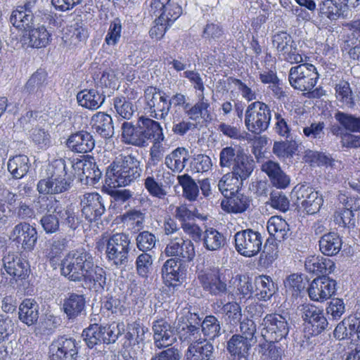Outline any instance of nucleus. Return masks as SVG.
Listing matches in <instances>:
<instances>
[{"label": "nucleus", "mask_w": 360, "mask_h": 360, "mask_svg": "<svg viewBox=\"0 0 360 360\" xmlns=\"http://www.w3.org/2000/svg\"><path fill=\"white\" fill-rule=\"evenodd\" d=\"M142 169L140 162L132 155H120L108 166L106 176L112 187L127 186L138 180Z\"/></svg>", "instance_id": "obj_1"}, {"label": "nucleus", "mask_w": 360, "mask_h": 360, "mask_svg": "<svg viewBox=\"0 0 360 360\" xmlns=\"http://www.w3.org/2000/svg\"><path fill=\"white\" fill-rule=\"evenodd\" d=\"M48 174L47 178L41 179L37 184V191L40 194L61 193L70 188V181L65 178L67 172L65 160H55L49 166Z\"/></svg>", "instance_id": "obj_2"}, {"label": "nucleus", "mask_w": 360, "mask_h": 360, "mask_svg": "<svg viewBox=\"0 0 360 360\" xmlns=\"http://www.w3.org/2000/svg\"><path fill=\"white\" fill-rule=\"evenodd\" d=\"M271 119V111L269 105L257 101L247 107L244 124L250 132L259 135L269 128Z\"/></svg>", "instance_id": "obj_3"}, {"label": "nucleus", "mask_w": 360, "mask_h": 360, "mask_svg": "<svg viewBox=\"0 0 360 360\" xmlns=\"http://www.w3.org/2000/svg\"><path fill=\"white\" fill-rule=\"evenodd\" d=\"M91 254L84 250L70 251L60 263V273L68 280L82 282Z\"/></svg>", "instance_id": "obj_4"}, {"label": "nucleus", "mask_w": 360, "mask_h": 360, "mask_svg": "<svg viewBox=\"0 0 360 360\" xmlns=\"http://www.w3.org/2000/svg\"><path fill=\"white\" fill-rule=\"evenodd\" d=\"M131 238L129 234L117 233L107 240L105 255L108 260L116 266H125L129 259Z\"/></svg>", "instance_id": "obj_5"}, {"label": "nucleus", "mask_w": 360, "mask_h": 360, "mask_svg": "<svg viewBox=\"0 0 360 360\" xmlns=\"http://www.w3.org/2000/svg\"><path fill=\"white\" fill-rule=\"evenodd\" d=\"M289 316L279 314H266L259 328L266 341L279 342L285 338L290 330Z\"/></svg>", "instance_id": "obj_6"}, {"label": "nucleus", "mask_w": 360, "mask_h": 360, "mask_svg": "<svg viewBox=\"0 0 360 360\" xmlns=\"http://www.w3.org/2000/svg\"><path fill=\"white\" fill-rule=\"evenodd\" d=\"M319 78L316 67L307 63L291 68L288 75L290 85L301 91L312 90Z\"/></svg>", "instance_id": "obj_7"}, {"label": "nucleus", "mask_w": 360, "mask_h": 360, "mask_svg": "<svg viewBox=\"0 0 360 360\" xmlns=\"http://www.w3.org/2000/svg\"><path fill=\"white\" fill-rule=\"evenodd\" d=\"M262 240L261 233L251 229L239 231L234 236L236 251L246 257H254L260 252Z\"/></svg>", "instance_id": "obj_8"}, {"label": "nucleus", "mask_w": 360, "mask_h": 360, "mask_svg": "<svg viewBox=\"0 0 360 360\" xmlns=\"http://www.w3.org/2000/svg\"><path fill=\"white\" fill-rule=\"evenodd\" d=\"M146 101L145 110L150 117L163 120L169 113V108L165 97V94L160 91L158 89L148 86L144 92Z\"/></svg>", "instance_id": "obj_9"}, {"label": "nucleus", "mask_w": 360, "mask_h": 360, "mask_svg": "<svg viewBox=\"0 0 360 360\" xmlns=\"http://www.w3.org/2000/svg\"><path fill=\"white\" fill-rule=\"evenodd\" d=\"M191 307L184 309V314L187 316L188 323L184 322V318L178 319L175 326L180 340L183 342H187L188 344L198 341L200 338V328L196 326L199 324L200 318L195 312H191Z\"/></svg>", "instance_id": "obj_10"}, {"label": "nucleus", "mask_w": 360, "mask_h": 360, "mask_svg": "<svg viewBox=\"0 0 360 360\" xmlns=\"http://www.w3.org/2000/svg\"><path fill=\"white\" fill-rule=\"evenodd\" d=\"M10 238L18 247L26 252L34 250L37 239L38 233L35 227L25 221L16 224L11 232Z\"/></svg>", "instance_id": "obj_11"}, {"label": "nucleus", "mask_w": 360, "mask_h": 360, "mask_svg": "<svg viewBox=\"0 0 360 360\" xmlns=\"http://www.w3.org/2000/svg\"><path fill=\"white\" fill-rule=\"evenodd\" d=\"M59 206V201L56 199L46 200L44 202L38 201L35 207L40 212L46 211V213L40 219V224L47 234L55 233L59 230L60 217L54 212V207Z\"/></svg>", "instance_id": "obj_12"}, {"label": "nucleus", "mask_w": 360, "mask_h": 360, "mask_svg": "<svg viewBox=\"0 0 360 360\" xmlns=\"http://www.w3.org/2000/svg\"><path fill=\"white\" fill-rule=\"evenodd\" d=\"M80 204L82 214L90 222L101 218L105 211L103 198L97 193H85Z\"/></svg>", "instance_id": "obj_13"}, {"label": "nucleus", "mask_w": 360, "mask_h": 360, "mask_svg": "<svg viewBox=\"0 0 360 360\" xmlns=\"http://www.w3.org/2000/svg\"><path fill=\"white\" fill-rule=\"evenodd\" d=\"M204 290L211 295L222 296L228 292L226 280L223 272L213 269L198 276Z\"/></svg>", "instance_id": "obj_14"}, {"label": "nucleus", "mask_w": 360, "mask_h": 360, "mask_svg": "<svg viewBox=\"0 0 360 360\" xmlns=\"http://www.w3.org/2000/svg\"><path fill=\"white\" fill-rule=\"evenodd\" d=\"M337 283L326 276L313 280L308 288L310 299L316 302H323L330 298L336 290Z\"/></svg>", "instance_id": "obj_15"}, {"label": "nucleus", "mask_w": 360, "mask_h": 360, "mask_svg": "<svg viewBox=\"0 0 360 360\" xmlns=\"http://www.w3.org/2000/svg\"><path fill=\"white\" fill-rule=\"evenodd\" d=\"M3 266L6 273L15 281L24 280L29 275L28 263L22 259L18 253L8 252L2 258Z\"/></svg>", "instance_id": "obj_16"}, {"label": "nucleus", "mask_w": 360, "mask_h": 360, "mask_svg": "<svg viewBox=\"0 0 360 360\" xmlns=\"http://www.w3.org/2000/svg\"><path fill=\"white\" fill-rule=\"evenodd\" d=\"M51 360H73L78 353L75 340L59 337L49 347Z\"/></svg>", "instance_id": "obj_17"}, {"label": "nucleus", "mask_w": 360, "mask_h": 360, "mask_svg": "<svg viewBox=\"0 0 360 360\" xmlns=\"http://www.w3.org/2000/svg\"><path fill=\"white\" fill-rule=\"evenodd\" d=\"M303 320L311 327L312 333L319 335L324 331L329 322L323 311L312 304H303L300 309Z\"/></svg>", "instance_id": "obj_18"}, {"label": "nucleus", "mask_w": 360, "mask_h": 360, "mask_svg": "<svg viewBox=\"0 0 360 360\" xmlns=\"http://www.w3.org/2000/svg\"><path fill=\"white\" fill-rule=\"evenodd\" d=\"M297 199L302 200L301 205L307 214L318 213L323 205L322 195L312 188L302 186L297 191Z\"/></svg>", "instance_id": "obj_19"}, {"label": "nucleus", "mask_w": 360, "mask_h": 360, "mask_svg": "<svg viewBox=\"0 0 360 360\" xmlns=\"http://www.w3.org/2000/svg\"><path fill=\"white\" fill-rule=\"evenodd\" d=\"M154 344L158 349L167 347L176 341L174 328L164 319L153 322Z\"/></svg>", "instance_id": "obj_20"}, {"label": "nucleus", "mask_w": 360, "mask_h": 360, "mask_svg": "<svg viewBox=\"0 0 360 360\" xmlns=\"http://www.w3.org/2000/svg\"><path fill=\"white\" fill-rule=\"evenodd\" d=\"M186 356L188 360H215L214 346L207 338H200L188 345Z\"/></svg>", "instance_id": "obj_21"}, {"label": "nucleus", "mask_w": 360, "mask_h": 360, "mask_svg": "<svg viewBox=\"0 0 360 360\" xmlns=\"http://www.w3.org/2000/svg\"><path fill=\"white\" fill-rule=\"evenodd\" d=\"M51 37L50 32L44 25L37 28L33 25L23 32L21 40L22 44L27 46L39 49L46 47L50 43Z\"/></svg>", "instance_id": "obj_22"}, {"label": "nucleus", "mask_w": 360, "mask_h": 360, "mask_svg": "<svg viewBox=\"0 0 360 360\" xmlns=\"http://www.w3.org/2000/svg\"><path fill=\"white\" fill-rule=\"evenodd\" d=\"M261 170L269 177L273 186L278 188H285L290 184V177L282 170L280 165L271 160L263 162Z\"/></svg>", "instance_id": "obj_23"}, {"label": "nucleus", "mask_w": 360, "mask_h": 360, "mask_svg": "<svg viewBox=\"0 0 360 360\" xmlns=\"http://www.w3.org/2000/svg\"><path fill=\"white\" fill-rule=\"evenodd\" d=\"M66 146L73 152L86 153L94 148L95 140L90 133L86 131H79L68 137Z\"/></svg>", "instance_id": "obj_24"}, {"label": "nucleus", "mask_w": 360, "mask_h": 360, "mask_svg": "<svg viewBox=\"0 0 360 360\" xmlns=\"http://www.w3.org/2000/svg\"><path fill=\"white\" fill-rule=\"evenodd\" d=\"M174 175H172L169 172H163L162 178L164 182H162L159 179V175L155 178L153 176H148L144 181V186L148 192L153 197L162 199L167 195L166 191L167 186H169L173 183Z\"/></svg>", "instance_id": "obj_25"}, {"label": "nucleus", "mask_w": 360, "mask_h": 360, "mask_svg": "<svg viewBox=\"0 0 360 360\" xmlns=\"http://www.w3.org/2000/svg\"><path fill=\"white\" fill-rule=\"evenodd\" d=\"M74 169L82 170L79 174L86 180L87 184H96L102 176V172L98 168L95 160L90 158L87 160H77L72 164Z\"/></svg>", "instance_id": "obj_26"}, {"label": "nucleus", "mask_w": 360, "mask_h": 360, "mask_svg": "<svg viewBox=\"0 0 360 360\" xmlns=\"http://www.w3.org/2000/svg\"><path fill=\"white\" fill-rule=\"evenodd\" d=\"M39 304L34 299H25L18 307L19 320L28 326L37 323L39 319Z\"/></svg>", "instance_id": "obj_27"}, {"label": "nucleus", "mask_w": 360, "mask_h": 360, "mask_svg": "<svg viewBox=\"0 0 360 360\" xmlns=\"http://www.w3.org/2000/svg\"><path fill=\"white\" fill-rule=\"evenodd\" d=\"M250 199L247 195L239 192L231 195L221 202V209L228 213H243L250 207Z\"/></svg>", "instance_id": "obj_28"}, {"label": "nucleus", "mask_w": 360, "mask_h": 360, "mask_svg": "<svg viewBox=\"0 0 360 360\" xmlns=\"http://www.w3.org/2000/svg\"><path fill=\"white\" fill-rule=\"evenodd\" d=\"M92 129L104 139L111 138L114 134L112 119L110 115L103 112L94 114L91 120Z\"/></svg>", "instance_id": "obj_29"}, {"label": "nucleus", "mask_w": 360, "mask_h": 360, "mask_svg": "<svg viewBox=\"0 0 360 360\" xmlns=\"http://www.w3.org/2000/svg\"><path fill=\"white\" fill-rule=\"evenodd\" d=\"M139 122L141 129L143 143L146 146H148V141H155L158 139H165L162 127L160 124L148 117L141 116L139 119Z\"/></svg>", "instance_id": "obj_30"}, {"label": "nucleus", "mask_w": 360, "mask_h": 360, "mask_svg": "<svg viewBox=\"0 0 360 360\" xmlns=\"http://www.w3.org/2000/svg\"><path fill=\"white\" fill-rule=\"evenodd\" d=\"M304 265L309 272L323 276L330 274L335 269V263L330 259L321 255L308 257Z\"/></svg>", "instance_id": "obj_31"}, {"label": "nucleus", "mask_w": 360, "mask_h": 360, "mask_svg": "<svg viewBox=\"0 0 360 360\" xmlns=\"http://www.w3.org/2000/svg\"><path fill=\"white\" fill-rule=\"evenodd\" d=\"M82 281L93 284L94 285H98L102 288H104L106 283L105 271L102 267L94 264L91 255L84 271Z\"/></svg>", "instance_id": "obj_32"}, {"label": "nucleus", "mask_w": 360, "mask_h": 360, "mask_svg": "<svg viewBox=\"0 0 360 360\" xmlns=\"http://www.w3.org/2000/svg\"><path fill=\"white\" fill-rule=\"evenodd\" d=\"M86 301L82 295L70 293L64 300L63 309L69 319H75L85 309Z\"/></svg>", "instance_id": "obj_33"}, {"label": "nucleus", "mask_w": 360, "mask_h": 360, "mask_svg": "<svg viewBox=\"0 0 360 360\" xmlns=\"http://www.w3.org/2000/svg\"><path fill=\"white\" fill-rule=\"evenodd\" d=\"M254 169L255 162L252 158L244 153L238 158L229 173L243 184V181L250 177Z\"/></svg>", "instance_id": "obj_34"}, {"label": "nucleus", "mask_w": 360, "mask_h": 360, "mask_svg": "<svg viewBox=\"0 0 360 360\" xmlns=\"http://www.w3.org/2000/svg\"><path fill=\"white\" fill-rule=\"evenodd\" d=\"M203 247L210 252L219 251L224 248L226 244L225 236L217 231L216 229L207 228L202 234Z\"/></svg>", "instance_id": "obj_35"}, {"label": "nucleus", "mask_w": 360, "mask_h": 360, "mask_svg": "<svg viewBox=\"0 0 360 360\" xmlns=\"http://www.w3.org/2000/svg\"><path fill=\"white\" fill-rule=\"evenodd\" d=\"M177 263L176 259L171 258L165 262L162 268V277L165 283L169 285L176 286L178 283L184 280V273Z\"/></svg>", "instance_id": "obj_36"}, {"label": "nucleus", "mask_w": 360, "mask_h": 360, "mask_svg": "<svg viewBox=\"0 0 360 360\" xmlns=\"http://www.w3.org/2000/svg\"><path fill=\"white\" fill-rule=\"evenodd\" d=\"M142 135L139 120L136 125L128 122H124L122 124V138L124 143L138 147H146Z\"/></svg>", "instance_id": "obj_37"}, {"label": "nucleus", "mask_w": 360, "mask_h": 360, "mask_svg": "<svg viewBox=\"0 0 360 360\" xmlns=\"http://www.w3.org/2000/svg\"><path fill=\"white\" fill-rule=\"evenodd\" d=\"M188 152L184 148H177L165 158V164L167 168L174 172H181L188 160Z\"/></svg>", "instance_id": "obj_38"}, {"label": "nucleus", "mask_w": 360, "mask_h": 360, "mask_svg": "<svg viewBox=\"0 0 360 360\" xmlns=\"http://www.w3.org/2000/svg\"><path fill=\"white\" fill-rule=\"evenodd\" d=\"M267 231L275 240L279 241L288 238L291 234L289 224L279 216L269 218L267 221Z\"/></svg>", "instance_id": "obj_39"}, {"label": "nucleus", "mask_w": 360, "mask_h": 360, "mask_svg": "<svg viewBox=\"0 0 360 360\" xmlns=\"http://www.w3.org/2000/svg\"><path fill=\"white\" fill-rule=\"evenodd\" d=\"M342 245V239L334 232L324 234L319 240L320 250L327 256L336 255L341 250Z\"/></svg>", "instance_id": "obj_40"}, {"label": "nucleus", "mask_w": 360, "mask_h": 360, "mask_svg": "<svg viewBox=\"0 0 360 360\" xmlns=\"http://www.w3.org/2000/svg\"><path fill=\"white\" fill-rule=\"evenodd\" d=\"M77 100L81 106L96 110L103 104L105 97L95 89H84L77 94Z\"/></svg>", "instance_id": "obj_41"}, {"label": "nucleus", "mask_w": 360, "mask_h": 360, "mask_svg": "<svg viewBox=\"0 0 360 360\" xmlns=\"http://www.w3.org/2000/svg\"><path fill=\"white\" fill-rule=\"evenodd\" d=\"M359 209L360 198H349L345 204V210L336 218L337 222L344 227L354 228L355 226V218L353 212Z\"/></svg>", "instance_id": "obj_42"}, {"label": "nucleus", "mask_w": 360, "mask_h": 360, "mask_svg": "<svg viewBox=\"0 0 360 360\" xmlns=\"http://www.w3.org/2000/svg\"><path fill=\"white\" fill-rule=\"evenodd\" d=\"M319 15L330 20H336L345 15L344 9L336 0H321L318 5Z\"/></svg>", "instance_id": "obj_43"}, {"label": "nucleus", "mask_w": 360, "mask_h": 360, "mask_svg": "<svg viewBox=\"0 0 360 360\" xmlns=\"http://www.w3.org/2000/svg\"><path fill=\"white\" fill-rule=\"evenodd\" d=\"M21 7H17L13 11L10 17L11 24L23 32L34 25L33 13H30L22 10Z\"/></svg>", "instance_id": "obj_44"}, {"label": "nucleus", "mask_w": 360, "mask_h": 360, "mask_svg": "<svg viewBox=\"0 0 360 360\" xmlns=\"http://www.w3.org/2000/svg\"><path fill=\"white\" fill-rule=\"evenodd\" d=\"M255 284L259 300H269L276 292V287L271 278L269 276L261 275L255 278Z\"/></svg>", "instance_id": "obj_45"}, {"label": "nucleus", "mask_w": 360, "mask_h": 360, "mask_svg": "<svg viewBox=\"0 0 360 360\" xmlns=\"http://www.w3.org/2000/svg\"><path fill=\"white\" fill-rule=\"evenodd\" d=\"M8 169L15 179L22 178L29 171V158L24 155H19L8 160Z\"/></svg>", "instance_id": "obj_46"}, {"label": "nucleus", "mask_w": 360, "mask_h": 360, "mask_svg": "<svg viewBox=\"0 0 360 360\" xmlns=\"http://www.w3.org/2000/svg\"><path fill=\"white\" fill-rule=\"evenodd\" d=\"M179 184L183 188V196L189 201H195L199 195L198 184L188 174L177 176Z\"/></svg>", "instance_id": "obj_47"}, {"label": "nucleus", "mask_w": 360, "mask_h": 360, "mask_svg": "<svg viewBox=\"0 0 360 360\" xmlns=\"http://www.w3.org/2000/svg\"><path fill=\"white\" fill-rule=\"evenodd\" d=\"M201 330L208 340H214L221 335V322L214 316H206L201 323Z\"/></svg>", "instance_id": "obj_48"}, {"label": "nucleus", "mask_w": 360, "mask_h": 360, "mask_svg": "<svg viewBox=\"0 0 360 360\" xmlns=\"http://www.w3.org/2000/svg\"><path fill=\"white\" fill-rule=\"evenodd\" d=\"M243 183L230 173L224 174L219 181L218 188L225 199L238 191Z\"/></svg>", "instance_id": "obj_49"}, {"label": "nucleus", "mask_w": 360, "mask_h": 360, "mask_svg": "<svg viewBox=\"0 0 360 360\" xmlns=\"http://www.w3.org/2000/svg\"><path fill=\"white\" fill-rule=\"evenodd\" d=\"M84 340L89 348L104 343L103 326L97 323L91 324L82 333Z\"/></svg>", "instance_id": "obj_50"}, {"label": "nucleus", "mask_w": 360, "mask_h": 360, "mask_svg": "<svg viewBox=\"0 0 360 360\" xmlns=\"http://www.w3.org/2000/svg\"><path fill=\"white\" fill-rule=\"evenodd\" d=\"M244 153L243 149L232 146H226L219 153V165L222 168L231 169Z\"/></svg>", "instance_id": "obj_51"}, {"label": "nucleus", "mask_w": 360, "mask_h": 360, "mask_svg": "<svg viewBox=\"0 0 360 360\" xmlns=\"http://www.w3.org/2000/svg\"><path fill=\"white\" fill-rule=\"evenodd\" d=\"M335 90L336 98L339 102L349 108L354 106V94L347 82H340L335 85Z\"/></svg>", "instance_id": "obj_52"}, {"label": "nucleus", "mask_w": 360, "mask_h": 360, "mask_svg": "<svg viewBox=\"0 0 360 360\" xmlns=\"http://www.w3.org/2000/svg\"><path fill=\"white\" fill-rule=\"evenodd\" d=\"M113 106L117 114L125 120H130L136 110L132 102L122 96L113 98Z\"/></svg>", "instance_id": "obj_53"}, {"label": "nucleus", "mask_w": 360, "mask_h": 360, "mask_svg": "<svg viewBox=\"0 0 360 360\" xmlns=\"http://www.w3.org/2000/svg\"><path fill=\"white\" fill-rule=\"evenodd\" d=\"M250 346V341L244 336L233 335L227 342L226 349L229 354L248 355Z\"/></svg>", "instance_id": "obj_54"}, {"label": "nucleus", "mask_w": 360, "mask_h": 360, "mask_svg": "<svg viewBox=\"0 0 360 360\" xmlns=\"http://www.w3.org/2000/svg\"><path fill=\"white\" fill-rule=\"evenodd\" d=\"M334 117L347 131L360 133V117L340 111L337 112Z\"/></svg>", "instance_id": "obj_55"}, {"label": "nucleus", "mask_w": 360, "mask_h": 360, "mask_svg": "<svg viewBox=\"0 0 360 360\" xmlns=\"http://www.w3.org/2000/svg\"><path fill=\"white\" fill-rule=\"evenodd\" d=\"M30 138L34 146L39 150H46L51 146V135L47 130L41 127L32 129Z\"/></svg>", "instance_id": "obj_56"}, {"label": "nucleus", "mask_w": 360, "mask_h": 360, "mask_svg": "<svg viewBox=\"0 0 360 360\" xmlns=\"http://www.w3.org/2000/svg\"><path fill=\"white\" fill-rule=\"evenodd\" d=\"M135 240L137 248L142 252H147L155 247L157 238L151 232L143 231L138 233Z\"/></svg>", "instance_id": "obj_57"}, {"label": "nucleus", "mask_w": 360, "mask_h": 360, "mask_svg": "<svg viewBox=\"0 0 360 360\" xmlns=\"http://www.w3.org/2000/svg\"><path fill=\"white\" fill-rule=\"evenodd\" d=\"M326 311L330 321H338L346 311L344 300L340 298L332 299L328 302Z\"/></svg>", "instance_id": "obj_58"}, {"label": "nucleus", "mask_w": 360, "mask_h": 360, "mask_svg": "<svg viewBox=\"0 0 360 360\" xmlns=\"http://www.w3.org/2000/svg\"><path fill=\"white\" fill-rule=\"evenodd\" d=\"M297 150V145L295 141H275L272 152L278 158H288L292 157Z\"/></svg>", "instance_id": "obj_59"}, {"label": "nucleus", "mask_w": 360, "mask_h": 360, "mask_svg": "<svg viewBox=\"0 0 360 360\" xmlns=\"http://www.w3.org/2000/svg\"><path fill=\"white\" fill-rule=\"evenodd\" d=\"M223 304L222 311L226 316V320L231 324L234 325L239 322L242 318L241 307L239 304L236 302H229Z\"/></svg>", "instance_id": "obj_60"}, {"label": "nucleus", "mask_w": 360, "mask_h": 360, "mask_svg": "<svg viewBox=\"0 0 360 360\" xmlns=\"http://www.w3.org/2000/svg\"><path fill=\"white\" fill-rule=\"evenodd\" d=\"M259 353L270 360L281 359L283 349L278 342L266 341V343L259 345Z\"/></svg>", "instance_id": "obj_61"}, {"label": "nucleus", "mask_w": 360, "mask_h": 360, "mask_svg": "<svg viewBox=\"0 0 360 360\" xmlns=\"http://www.w3.org/2000/svg\"><path fill=\"white\" fill-rule=\"evenodd\" d=\"M272 43L277 51L284 56L292 49L293 40L287 32H281L273 36Z\"/></svg>", "instance_id": "obj_62"}, {"label": "nucleus", "mask_w": 360, "mask_h": 360, "mask_svg": "<svg viewBox=\"0 0 360 360\" xmlns=\"http://www.w3.org/2000/svg\"><path fill=\"white\" fill-rule=\"evenodd\" d=\"M125 330L123 323H112L103 326L104 344L114 343Z\"/></svg>", "instance_id": "obj_63"}, {"label": "nucleus", "mask_w": 360, "mask_h": 360, "mask_svg": "<svg viewBox=\"0 0 360 360\" xmlns=\"http://www.w3.org/2000/svg\"><path fill=\"white\" fill-rule=\"evenodd\" d=\"M152 256L147 252L140 254L136 260V268L137 273L142 277H148L151 273L153 268Z\"/></svg>", "instance_id": "obj_64"}]
</instances>
